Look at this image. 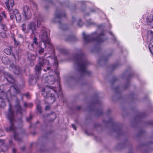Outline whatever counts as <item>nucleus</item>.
Listing matches in <instances>:
<instances>
[{"mask_svg": "<svg viewBox=\"0 0 153 153\" xmlns=\"http://www.w3.org/2000/svg\"><path fill=\"white\" fill-rule=\"evenodd\" d=\"M19 90L18 88H16L15 85L11 86L10 90H8L7 93H6L4 91L0 92V107L4 108L5 106V101H7L10 102V99L14 95L15 93H17Z\"/></svg>", "mask_w": 153, "mask_h": 153, "instance_id": "obj_1", "label": "nucleus"}, {"mask_svg": "<svg viewBox=\"0 0 153 153\" xmlns=\"http://www.w3.org/2000/svg\"><path fill=\"white\" fill-rule=\"evenodd\" d=\"M5 4L7 9L10 11V19L12 20L16 19L17 22H20L21 20V16L19 11L16 9L11 10L14 4V1L8 0L5 2Z\"/></svg>", "mask_w": 153, "mask_h": 153, "instance_id": "obj_2", "label": "nucleus"}, {"mask_svg": "<svg viewBox=\"0 0 153 153\" xmlns=\"http://www.w3.org/2000/svg\"><path fill=\"white\" fill-rule=\"evenodd\" d=\"M50 60H54L55 62H57L55 59H52L50 57H48L46 59H44L41 58L39 59V62L36 65L35 68L36 73L39 74L41 70V67L45 65H48L49 64Z\"/></svg>", "mask_w": 153, "mask_h": 153, "instance_id": "obj_3", "label": "nucleus"}, {"mask_svg": "<svg viewBox=\"0 0 153 153\" xmlns=\"http://www.w3.org/2000/svg\"><path fill=\"white\" fill-rule=\"evenodd\" d=\"M7 118L10 121L11 125L9 128H7L6 130L7 131H13L15 129V127L13 124L14 121L13 112L12 111V108L10 104H9V109L7 115Z\"/></svg>", "mask_w": 153, "mask_h": 153, "instance_id": "obj_4", "label": "nucleus"}, {"mask_svg": "<svg viewBox=\"0 0 153 153\" xmlns=\"http://www.w3.org/2000/svg\"><path fill=\"white\" fill-rule=\"evenodd\" d=\"M22 30L26 33H28L30 30L32 31L33 33L35 35L34 31L36 28V25L34 22H30L26 28L25 24H23L22 25Z\"/></svg>", "mask_w": 153, "mask_h": 153, "instance_id": "obj_5", "label": "nucleus"}, {"mask_svg": "<svg viewBox=\"0 0 153 153\" xmlns=\"http://www.w3.org/2000/svg\"><path fill=\"white\" fill-rule=\"evenodd\" d=\"M42 33H43V34L40 35L39 36L43 42H40V45L43 44L44 45H45V43L50 44V43L49 38L48 36L47 33L44 31H42ZM40 47L41 48L42 47L40 45Z\"/></svg>", "mask_w": 153, "mask_h": 153, "instance_id": "obj_6", "label": "nucleus"}, {"mask_svg": "<svg viewBox=\"0 0 153 153\" xmlns=\"http://www.w3.org/2000/svg\"><path fill=\"white\" fill-rule=\"evenodd\" d=\"M23 15L25 18L26 19H29L31 17L32 13L29 7L25 5L23 7Z\"/></svg>", "mask_w": 153, "mask_h": 153, "instance_id": "obj_7", "label": "nucleus"}, {"mask_svg": "<svg viewBox=\"0 0 153 153\" xmlns=\"http://www.w3.org/2000/svg\"><path fill=\"white\" fill-rule=\"evenodd\" d=\"M56 87H54L53 86H47L45 88L43 89L42 91L43 92H45V91H47L48 89H50V90L49 91L50 93L54 92L55 93H58V94H62L61 92V88L59 86L58 87V90L56 89Z\"/></svg>", "mask_w": 153, "mask_h": 153, "instance_id": "obj_8", "label": "nucleus"}, {"mask_svg": "<svg viewBox=\"0 0 153 153\" xmlns=\"http://www.w3.org/2000/svg\"><path fill=\"white\" fill-rule=\"evenodd\" d=\"M7 30V28L5 25L0 24V35L3 38H5L6 37L5 32Z\"/></svg>", "mask_w": 153, "mask_h": 153, "instance_id": "obj_9", "label": "nucleus"}, {"mask_svg": "<svg viewBox=\"0 0 153 153\" xmlns=\"http://www.w3.org/2000/svg\"><path fill=\"white\" fill-rule=\"evenodd\" d=\"M4 77L6 78L7 80L10 83H13L14 82V79L11 76L10 74L6 72L4 74Z\"/></svg>", "mask_w": 153, "mask_h": 153, "instance_id": "obj_10", "label": "nucleus"}, {"mask_svg": "<svg viewBox=\"0 0 153 153\" xmlns=\"http://www.w3.org/2000/svg\"><path fill=\"white\" fill-rule=\"evenodd\" d=\"M11 68V70H12L14 73L16 74H19V68L18 66H16L14 64H11L10 65Z\"/></svg>", "mask_w": 153, "mask_h": 153, "instance_id": "obj_11", "label": "nucleus"}, {"mask_svg": "<svg viewBox=\"0 0 153 153\" xmlns=\"http://www.w3.org/2000/svg\"><path fill=\"white\" fill-rule=\"evenodd\" d=\"M4 52L7 54L10 55L12 52V48L9 47L6 48L4 50Z\"/></svg>", "mask_w": 153, "mask_h": 153, "instance_id": "obj_12", "label": "nucleus"}, {"mask_svg": "<svg viewBox=\"0 0 153 153\" xmlns=\"http://www.w3.org/2000/svg\"><path fill=\"white\" fill-rule=\"evenodd\" d=\"M28 58L30 61H33L35 60L36 57L34 55L32 54H28Z\"/></svg>", "mask_w": 153, "mask_h": 153, "instance_id": "obj_13", "label": "nucleus"}, {"mask_svg": "<svg viewBox=\"0 0 153 153\" xmlns=\"http://www.w3.org/2000/svg\"><path fill=\"white\" fill-rule=\"evenodd\" d=\"M149 47L151 53L153 55V41H152L150 42Z\"/></svg>", "mask_w": 153, "mask_h": 153, "instance_id": "obj_14", "label": "nucleus"}, {"mask_svg": "<svg viewBox=\"0 0 153 153\" xmlns=\"http://www.w3.org/2000/svg\"><path fill=\"white\" fill-rule=\"evenodd\" d=\"M147 21L148 24L149 25H151L153 24V18L152 16L148 18L147 19Z\"/></svg>", "mask_w": 153, "mask_h": 153, "instance_id": "obj_15", "label": "nucleus"}, {"mask_svg": "<svg viewBox=\"0 0 153 153\" xmlns=\"http://www.w3.org/2000/svg\"><path fill=\"white\" fill-rule=\"evenodd\" d=\"M148 37L149 39H152L153 37V31L152 30H149L148 33Z\"/></svg>", "mask_w": 153, "mask_h": 153, "instance_id": "obj_16", "label": "nucleus"}, {"mask_svg": "<svg viewBox=\"0 0 153 153\" xmlns=\"http://www.w3.org/2000/svg\"><path fill=\"white\" fill-rule=\"evenodd\" d=\"M2 61L4 64H7L9 62V60L7 57H2Z\"/></svg>", "mask_w": 153, "mask_h": 153, "instance_id": "obj_17", "label": "nucleus"}, {"mask_svg": "<svg viewBox=\"0 0 153 153\" xmlns=\"http://www.w3.org/2000/svg\"><path fill=\"white\" fill-rule=\"evenodd\" d=\"M48 79H49V80L48 81V82L50 84H53L54 81H53L50 80V79H53V76H49L47 77Z\"/></svg>", "mask_w": 153, "mask_h": 153, "instance_id": "obj_18", "label": "nucleus"}, {"mask_svg": "<svg viewBox=\"0 0 153 153\" xmlns=\"http://www.w3.org/2000/svg\"><path fill=\"white\" fill-rule=\"evenodd\" d=\"M80 66L81 68V71H83L84 72H85L86 69L85 65L82 63L80 65Z\"/></svg>", "mask_w": 153, "mask_h": 153, "instance_id": "obj_19", "label": "nucleus"}, {"mask_svg": "<svg viewBox=\"0 0 153 153\" xmlns=\"http://www.w3.org/2000/svg\"><path fill=\"white\" fill-rule=\"evenodd\" d=\"M28 48L30 50L33 51L34 49V46L33 44L32 43H29L28 45Z\"/></svg>", "mask_w": 153, "mask_h": 153, "instance_id": "obj_20", "label": "nucleus"}, {"mask_svg": "<svg viewBox=\"0 0 153 153\" xmlns=\"http://www.w3.org/2000/svg\"><path fill=\"white\" fill-rule=\"evenodd\" d=\"M15 109L17 111L21 113L22 109L21 108L20 106L19 105H17L15 107Z\"/></svg>", "mask_w": 153, "mask_h": 153, "instance_id": "obj_21", "label": "nucleus"}, {"mask_svg": "<svg viewBox=\"0 0 153 153\" xmlns=\"http://www.w3.org/2000/svg\"><path fill=\"white\" fill-rule=\"evenodd\" d=\"M83 39L85 40L87 42L88 41V39L89 38V36L86 35L85 33H83Z\"/></svg>", "mask_w": 153, "mask_h": 153, "instance_id": "obj_22", "label": "nucleus"}, {"mask_svg": "<svg viewBox=\"0 0 153 153\" xmlns=\"http://www.w3.org/2000/svg\"><path fill=\"white\" fill-rule=\"evenodd\" d=\"M46 96L45 95H44V96L45 97H53L54 96L52 94H50L49 92L48 93H46Z\"/></svg>", "mask_w": 153, "mask_h": 153, "instance_id": "obj_23", "label": "nucleus"}, {"mask_svg": "<svg viewBox=\"0 0 153 153\" xmlns=\"http://www.w3.org/2000/svg\"><path fill=\"white\" fill-rule=\"evenodd\" d=\"M37 39L36 37H34L33 38V44H35L36 45L37 44Z\"/></svg>", "mask_w": 153, "mask_h": 153, "instance_id": "obj_24", "label": "nucleus"}, {"mask_svg": "<svg viewBox=\"0 0 153 153\" xmlns=\"http://www.w3.org/2000/svg\"><path fill=\"white\" fill-rule=\"evenodd\" d=\"M41 18L37 20V26L38 27L39 26V25L41 24Z\"/></svg>", "mask_w": 153, "mask_h": 153, "instance_id": "obj_25", "label": "nucleus"}, {"mask_svg": "<svg viewBox=\"0 0 153 153\" xmlns=\"http://www.w3.org/2000/svg\"><path fill=\"white\" fill-rule=\"evenodd\" d=\"M37 109L39 113H41V108L40 105H38L37 106Z\"/></svg>", "mask_w": 153, "mask_h": 153, "instance_id": "obj_26", "label": "nucleus"}, {"mask_svg": "<svg viewBox=\"0 0 153 153\" xmlns=\"http://www.w3.org/2000/svg\"><path fill=\"white\" fill-rule=\"evenodd\" d=\"M14 44L15 45L16 47H17L18 46L19 44V42H17L16 41L15 39H14Z\"/></svg>", "mask_w": 153, "mask_h": 153, "instance_id": "obj_27", "label": "nucleus"}, {"mask_svg": "<svg viewBox=\"0 0 153 153\" xmlns=\"http://www.w3.org/2000/svg\"><path fill=\"white\" fill-rule=\"evenodd\" d=\"M4 135V133L2 129H0V137L3 136Z\"/></svg>", "mask_w": 153, "mask_h": 153, "instance_id": "obj_28", "label": "nucleus"}, {"mask_svg": "<svg viewBox=\"0 0 153 153\" xmlns=\"http://www.w3.org/2000/svg\"><path fill=\"white\" fill-rule=\"evenodd\" d=\"M44 51V49L43 48H41L39 51V53H43Z\"/></svg>", "mask_w": 153, "mask_h": 153, "instance_id": "obj_29", "label": "nucleus"}, {"mask_svg": "<svg viewBox=\"0 0 153 153\" xmlns=\"http://www.w3.org/2000/svg\"><path fill=\"white\" fill-rule=\"evenodd\" d=\"M2 14L5 18H7V16L5 14V13L4 12H2Z\"/></svg>", "mask_w": 153, "mask_h": 153, "instance_id": "obj_30", "label": "nucleus"}, {"mask_svg": "<svg viewBox=\"0 0 153 153\" xmlns=\"http://www.w3.org/2000/svg\"><path fill=\"white\" fill-rule=\"evenodd\" d=\"M71 125H72V127L73 128L74 130H76V127L74 125V124H72Z\"/></svg>", "mask_w": 153, "mask_h": 153, "instance_id": "obj_31", "label": "nucleus"}, {"mask_svg": "<svg viewBox=\"0 0 153 153\" xmlns=\"http://www.w3.org/2000/svg\"><path fill=\"white\" fill-rule=\"evenodd\" d=\"M50 108V106L48 105H47L45 109L46 110H48Z\"/></svg>", "mask_w": 153, "mask_h": 153, "instance_id": "obj_32", "label": "nucleus"}, {"mask_svg": "<svg viewBox=\"0 0 153 153\" xmlns=\"http://www.w3.org/2000/svg\"><path fill=\"white\" fill-rule=\"evenodd\" d=\"M24 105L25 107L28 106L26 102H25L24 103Z\"/></svg>", "mask_w": 153, "mask_h": 153, "instance_id": "obj_33", "label": "nucleus"}, {"mask_svg": "<svg viewBox=\"0 0 153 153\" xmlns=\"http://www.w3.org/2000/svg\"><path fill=\"white\" fill-rule=\"evenodd\" d=\"M2 19L1 16L0 15V22H1L2 21Z\"/></svg>", "mask_w": 153, "mask_h": 153, "instance_id": "obj_34", "label": "nucleus"}, {"mask_svg": "<svg viewBox=\"0 0 153 153\" xmlns=\"http://www.w3.org/2000/svg\"><path fill=\"white\" fill-rule=\"evenodd\" d=\"M31 118V117H30V118L29 119L27 118V121H29L30 120Z\"/></svg>", "mask_w": 153, "mask_h": 153, "instance_id": "obj_35", "label": "nucleus"}, {"mask_svg": "<svg viewBox=\"0 0 153 153\" xmlns=\"http://www.w3.org/2000/svg\"><path fill=\"white\" fill-rule=\"evenodd\" d=\"M25 95L27 97L28 96H29V94H26Z\"/></svg>", "mask_w": 153, "mask_h": 153, "instance_id": "obj_36", "label": "nucleus"}, {"mask_svg": "<svg viewBox=\"0 0 153 153\" xmlns=\"http://www.w3.org/2000/svg\"><path fill=\"white\" fill-rule=\"evenodd\" d=\"M30 107H32V104L31 103L29 104Z\"/></svg>", "mask_w": 153, "mask_h": 153, "instance_id": "obj_37", "label": "nucleus"}, {"mask_svg": "<svg viewBox=\"0 0 153 153\" xmlns=\"http://www.w3.org/2000/svg\"><path fill=\"white\" fill-rule=\"evenodd\" d=\"M13 152L14 153L15 151V150L14 149H13Z\"/></svg>", "mask_w": 153, "mask_h": 153, "instance_id": "obj_38", "label": "nucleus"}, {"mask_svg": "<svg viewBox=\"0 0 153 153\" xmlns=\"http://www.w3.org/2000/svg\"><path fill=\"white\" fill-rule=\"evenodd\" d=\"M19 36L21 38H22L23 37L22 35L21 34L19 35Z\"/></svg>", "mask_w": 153, "mask_h": 153, "instance_id": "obj_39", "label": "nucleus"}, {"mask_svg": "<svg viewBox=\"0 0 153 153\" xmlns=\"http://www.w3.org/2000/svg\"><path fill=\"white\" fill-rule=\"evenodd\" d=\"M50 68L49 67H48L47 68V70H50Z\"/></svg>", "mask_w": 153, "mask_h": 153, "instance_id": "obj_40", "label": "nucleus"}, {"mask_svg": "<svg viewBox=\"0 0 153 153\" xmlns=\"http://www.w3.org/2000/svg\"><path fill=\"white\" fill-rule=\"evenodd\" d=\"M44 71H46V70H45V69H44Z\"/></svg>", "mask_w": 153, "mask_h": 153, "instance_id": "obj_41", "label": "nucleus"}, {"mask_svg": "<svg viewBox=\"0 0 153 153\" xmlns=\"http://www.w3.org/2000/svg\"><path fill=\"white\" fill-rule=\"evenodd\" d=\"M61 17V16H56V17Z\"/></svg>", "mask_w": 153, "mask_h": 153, "instance_id": "obj_42", "label": "nucleus"}, {"mask_svg": "<svg viewBox=\"0 0 153 153\" xmlns=\"http://www.w3.org/2000/svg\"><path fill=\"white\" fill-rule=\"evenodd\" d=\"M44 93H42V95H44Z\"/></svg>", "mask_w": 153, "mask_h": 153, "instance_id": "obj_43", "label": "nucleus"}, {"mask_svg": "<svg viewBox=\"0 0 153 153\" xmlns=\"http://www.w3.org/2000/svg\"><path fill=\"white\" fill-rule=\"evenodd\" d=\"M14 138H15V139H16V137H15V136H14Z\"/></svg>", "mask_w": 153, "mask_h": 153, "instance_id": "obj_44", "label": "nucleus"}, {"mask_svg": "<svg viewBox=\"0 0 153 153\" xmlns=\"http://www.w3.org/2000/svg\"><path fill=\"white\" fill-rule=\"evenodd\" d=\"M102 41L101 40H98V41Z\"/></svg>", "mask_w": 153, "mask_h": 153, "instance_id": "obj_45", "label": "nucleus"}]
</instances>
